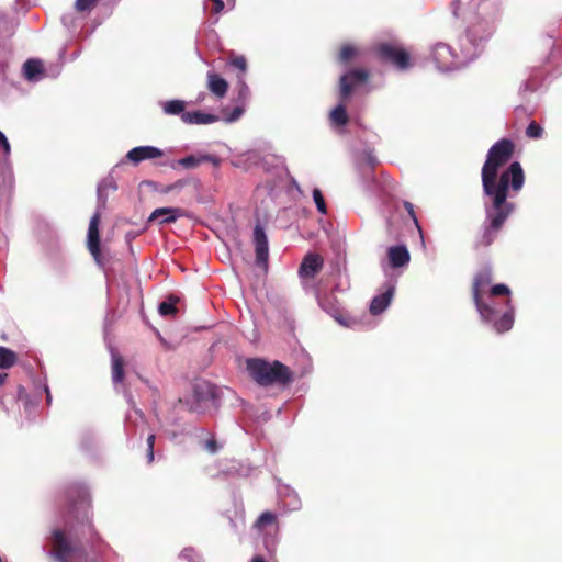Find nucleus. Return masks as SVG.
I'll list each match as a JSON object with an SVG mask.
<instances>
[{
	"label": "nucleus",
	"mask_w": 562,
	"mask_h": 562,
	"mask_svg": "<svg viewBox=\"0 0 562 562\" xmlns=\"http://www.w3.org/2000/svg\"><path fill=\"white\" fill-rule=\"evenodd\" d=\"M323 266V259L317 254H308L304 257L300 269L299 274L302 279L305 278H314L315 274L321 270Z\"/></svg>",
	"instance_id": "obj_22"
},
{
	"label": "nucleus",
	"mask_w": 562,
	"mask_h": 562,
	"mask_svg": "<svg viewBox=\"0 0 562 562\" xmlns=\"http://www.w3.org/2000/svg\"><path fill=\"white\" fill-rule=\"evenodd\" d=\"M279 504L285 512L299 510L302 506L297 493L290 486H282L278 491Z\"/></svg>",
	"instance_id": "obj_19"
},
{
	"label": "nucleus",
	"mask_w": 562,
	"mask_h": 562,
	"mask_svg": "<svg viewBox=\"0 0 562 562\" xmlns=\"http://www.w3.org/2000/svg\"><path fill=\"white\" fill-rule=\"evenodd\" d=\"M379 55L381 58L392 63L401 70H406L411 67L409 54L398 46L392 44H382L379 47Z\"/></svg>",
	"instance_id": "obj_11"
},
{
	"label": "nucleus",
	"mask_w": 562,
	"mask_h": 562,
	"mask_svg": "<svg viewBox=\"0 0 562 562\" xmlns=\"http://www.w3.org/2000/svg\"><path fill=\"white\" fill-rule=\"evenodd\" d=\"M411 255L405 245L391 246L387 249V263L391 268L397 269L408 265Z\"/></svg>",
	"instance_id": "obj_18"
},
{
	"label": "nucleus",
	"mask_w": 562,
	"mask_h": 562,
	"mask_svg": "<svg viewBox=\"0 0 562 562\" xmlns=\"http://www.w3.org/2000/svg\"><path fill=\"white\" fill-rule=\"evenodd\" d=\"M220 119L217 115L211 113H204L201 111H193L182 113L181 121L186 124L194 125H207L217 122Z\"/></svg>",
	"instance_id": "obj_24"
},
{
	"label": "nucleus",
	"mask_w": 562,
	"mask_h": 562,
	"mask_svg": "<svg viewBox=\"0 0 562 562\" xmlns=\"http://www.w3.org/2000/svg\"><path fill=\"white\" fill-rule=\"evenodd\" d=\"M184 215L186 211L179 207H159L153 211L148 217V222H157L159 225H165L175 223Z\"/></svg>",
	"instance_id": "obj_17"
},
{
	"label": "nucleus",
	"mask_w": 562,
	"mask_h": 562,
	"mask_svg": "<svg viewBox=\"0 0 562 562\" xmlns=\"http://www.w3.org/2000/svg\"><path fill=\"white\" fill-rule=\"evenodd\" d=\"M23 393H24V390H22V389H21V390L19 391V396H20V398H22Z\"/></svg>",
	"instance_id": "obj_54"
},
{
	"label": "nucleus",
	"mask_w": 562,
	"mask_h": 562,
	"mask_svg": "<svg viewBox=\"0 0 562 562\" xmlns=\"http://www.w3.org/2000/svg\"><path fill=\"white\" fill-rule=\"evenodd\" d=\"M498 296H494L491 302L492 307L496 314V322L491 319H486L481 316V319L490 325L496 333L502 334L508 331L514 324V307L510 304V295L504 296L503 299H497Z\"/></svg>",
	"instance_id": "obj_9"
},
{
	"label": "nucleus",
	"mask_w": 562,
	"mask_h": 562,
	"mask_svg": "<svg viewBox=\"0 0 562 562\" xmlns=\"http://www.w3.org/2000/svg\"><path fill=\"white\" fill-rule=\"evenodd\" d=\"M123 360L120 355L112 351V381L115 387L123 382Z\"/></svg>",
	"instance_id": "obj_28"
},
{
	"label": "nucleus",
	"mask_w": 562,
	"mask_h": 562,
	"mask_svg": "<svg viewBox=\"0 0 562 562\" xmlns=\"http://www.w3.org/2000/svg\"><path fill=\"white\" fill-rule=\"evenodd\" d=\"M98 0H76V9L80 12L90 10Z\"/></svg>",
	"instance_id": "obj_39"
},
{
	"label": "nucleus",
	"mask_w": 562,
	"mask_h": 562,
	"mask_svg": "<svg viewBox=\"0 0 562 562\" xmlns=\"http://www.w3.org/2000/svg\"><path fill=\"white\" fill-rule=\"evenodd\" d=\"M8 374L4 372H0V386L4 383Z\"/></svg>",
	"instance_id": "obj_51"
},
{
	"label": "nucleus",
	"mask_w": 562,
	"mask_h": 562,
	"mask_svg": "<svg viewBox=\"0 0 562 562\" xmlns=\"http://www.w3.org/2000/svg\"><path fill=\"white\" fill-rule=\"evenodd\" d=\"M395 293V282L389 281L382 293L375 295L370 303L369 311L372 315L383 313L391 304Z\"/></svg>",
	"instance_id": "obj_14"
},
{
	"label": "nucleus",
	"mask_w": 562,
	"mask_h": 562,
	"mask_svg": "<svg viewBox=\"0 0 562 562\" xmlns=\"http://www.w3.org/2000/svg\"><path fill=\"white\" fill-rule=\"evenodd\" d=\"M492 281V271L490 268H484L474 278L473 282V300L480 316L496 322L495 311L491 305L494 296H508L510 295V289L503 284L493 285L486 293L485 288Z\"/></svg>",
	"instance_id": "obj_3"
},
{
	"label": "nucleus",
	"mask_w": 562,
	"mask_h": 562,
	"mask_svg": "<svg viewBox=\"0 0 562 562\" xmlns=\"http://www.w3.org/2000/svg\"><path fill=\"white\" fill-rule=\"evenodd\" d=\"M234 2H235V0H227V3L228 4L232 3V7H234Z\"/></svg>",
	"instance_id": "obj_55"
},
{
	"label": "nucleus",
	"mask_w": 562,
	"mask_h": 562,
	"mask_svg": "<svg viewBox=\"0 0 562 562\" xmlns=\"http://www.w3.org/2000/svg\"><path fill=\"white\" fill-rule=\"evenodd\" d=\"M277 515L271 512L262 513L256 522L254 524V529H256L259 533H268L267 528H270L273 533H277L278 527L276 525Z\"/></svg>",
	"instance_id": "obj_25"
},
{
	"label": "nucleus",
	"mask_w": 562,
	"mask_h": 562,
	"mask_svg": "<svg viewBox=\"0 0 562 562\" xmlns=\"http://www.w3.org/2000/svg\"><path fill=\"white\" fill-rule=\"evenodd\" d=\"M24 78L30 82H38L48 75L38 59H29L22 67Z\"/></svg>",
	"instance_id": "obj_23"
},
{
	"label": "nucleus",
	"mask_w": 562,
	"mask_h": 562,
	"mask_svg": "<svg viewBox=\"0 0 562 562\" xmlns=\"http://www.w3.org/2000/svg\"><path fill=\"white\" fill-rule=\"evenodd\" d=\"M232 66L240 70L241 72H245L247 69V61L244 56H236L231 61Z\"/></svg>",
	"instance_id": "obj_40"
},
{
	"label": "nucleus",
	"mask_w": 562,
	"mask_h": 562,
	"mask_svg": "<svg viewBox=\"0 0 562 562\" xmlns=\"http://www.w3.org/2000/svg\"><path fill=\"white\" fill-rule=\"evenodd\" d=\"M254 241L256 247V261L258 266L267 267L269 257L268 238L265 229L260 225H256L254 229Z\"/></svg>",
	"instance_id": "obj_15"
},
{
	"label": "nucleus",
	"mask_w": 562,
	"mask_h": 562,
	"mask_svg": "<svg viewBox=\"0 0 562 562\" xmlns=\"http://www.w3.org/2000/svg\"><path fill=\"white\" fill-rule=\"evenodd\" d=\"M205 93H200L198 97V102H202L204 100Z\"/></svg>",
	"instance_id": "obj_52"
},
{
	"label": "nucleus",
	"mask_w": 562,
	"mask_h": 562,
	"mask_svg": "<svg viewBox=\"0 0 562 562\" xmlns=\"http://www.w3.org/2000/svg\"><path fill=\"white\" fill-rule=\"evenodd\" d=\"M58 74H59V68H57L54 74H52V77H56Z\"/></svg>",
	"instance_id": "obj_53"
},
{
	"label": "nucleus",
	"mask_w": 562,
	"mask_h": 562,
	"mask_svg": "<svg viewBox=\"0 0 562 562\" xmlns=\"http://www.w3.org/2000/svg\"><path fill=\"white\" fill-rule=\"evenodd\" d=\"M164 155V151L155 146H137L132 148L126 154V159L137 165L144 160L156 159Z\"/></svg>",
	"instance_id": "obj_16"
},
{
	"label": "nucleus",
	"mask_w": 562,
	"mask_h": 562,
	"mask_svg": "<svg viewBox=\"0 0 562 562\" xmlns=\"http://www.w3.org/2000/svg\"><path fill=\"white\" fill-rule=\"evenodd\" d=\"M50 555L58 562H67L68 560L79 559L82 552V546L70 539L65 532L58 528L52 530L50 536Z\"/></svg>",
	"instance_id": "obj_8"
},
{
	"label": "nucleus",
	"mask_w": 562,
	"mask_h": 562,
	"mask_svg": "<svg viewBox=\"0 0 562 562\" xmlns=\"http://www.w3.org/2000/svg\"><path fill=\"white\" fill-rule=\"evenodd\" d=\"M247 370L260 385H284L292 380L290 369L279 361L268 362L261 359H249L247 360Z\"/></svg>",
	"instance_id": "obj_4"
},
{
	"label": "nucleus",
	"mask_w": 562,
	"mask_h": 562,
	"mask_svg": "<svg viewBox=\"0 0 562 562\" xmlns=\"http://www.w3.org/2000/svg\"><path fill=\"white\" fill-rule=\"evenodd\" d=\"M313 200L316 204L317 211L322 214H326L327 207H326L325 199L323 196L322 191L317 188H315L313 190Z\"/></svg>",
	"instance_id": "obj_34"
},
{
	"label": "nucleus",
	"mask_w": 562,
	"mask_h": 562,
	"mask_svg": "<svg viewBox=\"0 0 562 562\" xmlns=\"http://www.w3.org/2000/svg\"><path fill=\"white\" fill-rule=\"evenodd\" d=\"M117 189L116 183L112 177L105 178L98 186V211L90 218L88 228V248L94 260L100 263V236H99V222H100V210L105 207L108 191H115Z\"/></svg>",
	"instance_id": "obj_5"
},
{
	"label": "nucleus",
	"mask_w": 562,
	"mask_h": 562,
	"mask_svg": "<svg viewBox=\"0 0 562 562\" xmlns=\"http://www.w3.org/2000/svg\"><path fill=\"white\" fill-rule=\"evenodd\" d=\"M250 562H266V560L261 555H255L251 558Z\"/></svg>",
	"instance_id": "obj_49"
},
{
	"label": "nucleus",
	"mask_w": 562,
	"mask_h": 562,
	"mask_svg": "<svg viewBox=\"0 0 562 562\" xmlns=\"http://www.w3.org/2000/svg\"><path fill=\"white\" fill-rule=\"evenodd\" d=\"M158 311L160 313V315L162 316H169V315H172L176 313L177 308L175 306V302H172L171 300L169 301H164L159 304L158 306Z\"/></svg>",
	"instance_id": "obj_36"
},
{
	"label": "nucleus",
	"mask_w": 562,
	"mask_h": 562,
	"mask_svg": "<svg viewBox=\"0 0 562 562\" xmlns=\"http://www.w3.org/2000/svg\"><path fill=\"white\" fill-rule=\"evenodd\" d=\"M204 9L210 10L211 12H213L215 14H218L224 9V2H223V0H205Z\"/></svg>",
	"instance_id": "obj_35"
},
{
	"label": "nucleus",
	"mask_w": 562,
	"mask_h": 562,
	"mask_svg": "<svg viewBox=\"0 0 562 562\" xmlns=\"http://www.w3.org/2000/svg\"><path fill=\"white\" fill-rule=\"evenodd\" d=\"M333 125L344 126L348 122L346 108L342 104L337 105L331 110L329 115Z\"/></svg>",
	"instance_id": "obj_30"
},
{
	"label": "nucleus",
	"mask_w": 562,
	"mask_h": 562,
	"mask_svg": "<svg viewBox=\"0 0 562 562\" xmlns=\"http://www.w3.org/2000/svg\"><path fill=\"white\" fill-rule=\"evenodd\" d=\"M317 302L319 307L325 311L327 314L333 316L335 321H337L340 325L348 327L349 323L348 321L342 316V314L339 312V308L336 303V299L331 295H321L317 294Z\"/></svg>",
	"instance_id": "obj_20"
},
{
	"label": "nucleus",
	"mask_w": 562,
	"mask_h": 562,
	"mask_svg": "<svg viewBox=\"0 0 562 562\" xmlns=\"http://www.w3.org/2000/svg\"><path fill=\"white\" fill-rule=\"evenodd\" d=\"M404 207L412 217V220L414 221V223L416 224L417 228L420 231V226L418 225L417 216L414 211V205L411 202L405 201Z\"/></svg>",
	"instance_id": "obj_43"
},
{
	"label": "nucleus",
	"mask_w": 562,
	"mask_h": 562,
	"mask_svg": "<svg viewBox=\"0 0 562 562\" xmlns=\"http://www.w3.org/2000/svg\"><path fill=\"white\" fill-rule=\"evenodd\" d=\"M239 97L246 98L249 95V88L243 77H238Z\"/></svg>",
	"instance_id": "obj_41"
},
{
	"label": "nucleus",
	"mask_w": 562,
	"mask_h": 562,
	"mask_svg": "<svg viewBox=\"0 0 562 562\" xmlns=\"http://www.w3.org/2000/svg\"><path fill=\"white\" fill-rule=\"evenodd\" d=\"M69 498L71 501L69 510L75 514L77 510L82 512V520L89 525L88 508L90 506V496L88 490L83 485H74L70 487Z\"/></svg>",
	"instance_id": "obj_12"
},
{
	"label": "nucleus",
	"mask_w": 562,
	"mask_h": 562,
	"mask_svg": "<svg viewBox=\"0 0 562 562\" xmlns=\"http://www.w3.org/2000/svg\"><path fill=\"white\" fill-rule=\"evenodd\" d=\"M359 54V50L353 45L347 44L341 47L339 54V60L344 64L350 61L353 57Z\"/></svg>",
	"instance_id": "obj_32"
},
{
	"label": "nucleus",
	"mask_w": 562,
	"mask_h": 562,
	"mask_svg": "<svg viewBox=\"0 0 562 562\" xmlns=\"http://www.w3.org/2000/svg\"><path fill=\"white\" fill-rule=\"evenodd\" d=\"M42 389H43V392H45V394H46V402H47V404L50 405V403H52V395H50V391H49L48 385L44 384Z\"/></svg>",
	"instance_id": "obj_45"
},
{
	"label": "nucleus",
	"mask_w": 562,
	"mask_h": 562,
	"mask_svg": "<svg viewBox=\"0 0 562 562\" xmlns=\"http://www.w3.org/2000/svg\"><path fill=\"white\" fill-rule=\"evenodd\" d=\"M180 403L194 414L203 415L216 405L215 387L207 382H196L193 385L192 393L186 398H180Z\"/></svg>",
	"instance_id": "obj_6"
},
{
	"label": "nucleus",
	"mask_w": 562,
	"mask_h": 562,
	"mask_svg": "<svg viewBox=\"0 0 562 562\" xmlns=\"http://www.w3.org/2000/svg\"><path fill=\"white\" fill-rule=\"evenodd\" d=\"M479 5V0L452 2V13L463 22L464 32L458 38L459 52L445 43L432 46L431 59L439 71L449 72L465 67L480 55L484 44L491 37L493 26L481 15Z\"/></svg>",
	"instance_id": "obj_1"
},
{
	"label": "nucleus",
	"mask_w": 562,
	"mask_h": 562,
	"mask_svg": "<svg viewBox=\"0 0 562 562\" xmlns=\"http://www.w3.org/2000/svg\"><path fill=\"white\" fill-rule=\"evenodd\" d=\"M198 558H200V555H199L198 551L193 548H184L179 554V559L189 561V562H191Z\"/></svg>",
	"instance_id": "obj_37"
},
{
	"label": "nucleus",
	"mask_w": 562,
	"mask_h": 562,
	"mask_svg": "<svg viewBox=\"0 0 562 562\" xmlns=\"http://www.w3.org/2000/svg\"><path fill=\"white\" fill-rule=\"evenodd\" d=\"M526 135L529 138L539 139L543 135V128L537 122L531 121L526 128Z\"/></svg>",
	"instance_id": "obj_33"
},
{
	"label": "nucleus",
	"mask_w": 562,
	"mask_h": 562,
	"mask_svg": "<svg viewBox=\"0 0 562 562\" xmlns=\"http://www.w3.org/2000/svg\"><path fill=\"white\" fill-rule=\"evenodd\" d=\"M0 147L2 157L0 158V182L5 188H12L14 183V175L10 161L11 146L7 136L0 131Z\"/></svg>",
	"instance_id": "obj_10"
},
{
	"label": "nucleus",
	"mask_w": 562,
	"mask_h": 562,
	"mask_svg": "<svg viewBox=\"0 0 562 562\" xmlns=\"http://www.w3.org/2000/svg\"><path fill=\"white\" fill-rule=\"evenodd\" d=\"M184 186H186V182L182 180H179L176 183L166 187V189H164V192L169 193L173 190H181Z\"/></svg>",
	"instance_id": "obj_44"
},
{
	"label": "nucleus",
	"mask_w": 562,
	"mask_h": 562,
	"mask_svg": "<svg viewBox=\"0 0 562 562\" xmlns=\"http://www.w3.org/2000/svg\"><path fill=\"white\" fill-rule=\"evenodd\" d=\"M369 77L366 69H352L347 71L340 77V97L341 99H348L352 90L363 85Z\"/></svg>",
	"instance_id": "obj_13"
},
{
	"label": "nucleus",
	"mask_w": 562,
	"mask_h": 562,
	"mask_svg": "<svg viewBox=\"0 0 562 562\" xmlns=\"http://www.w3.org/2000/svg\"><path fill=\"white\" fill-rule=\"evenodd\" d=\"M265 543H266L267 549L271 550V547H273V544H274V540L271 539V541H269L268 539H265Z\"/></svg>",
	"instance_id": "obj_50"
},
{
	"label": "nucleus",
	"mask_w": 562,
	"mask_h": 562,
	"mask_svg": "<svg viewBox=\"0 0 562 562\" xmlns=\"http://www.w3.org/2000/svg\"><path fill=\"white\" fill-rule=\"evenodd\" d=\"M203 447H204V449H205L207 452H210L211 454H215V453H217V452L220 451V449H221V445H218V443L216 442V440L214 439V437H212V438H210V439L205 440V441H204V443H203Z\"/></svg>",
	"instance_id": "obj_38"
},
{
	"label": "nucleus",
	"mask_w": 562,
	"mask_h": 562,
	"mask_svg": "<svg viewBox=\"0 0 562 562\" xmlns=\"http://www.w3.org/2000/svg\"><path fill=\"white\" fill-rule=\"evenodd\" d=\"M203 162H211L213 166L218 167L221 159L217 156L210 154L190 155L176 161V165L186 169H194Z\"/></svg>",
	"instance_id": "obj_21"
},
{
	"label": "nucleus",
	"mask_w": 562,
	"mask_h": 562,
	"mask_svg": "<svg viewBox=\"0 0 562 562\" xmlns=\"http://www.w3.org/2000/svg\"><path fill=\"white\" fill-rule=\"evenodd\" d=\"M499 170H494L488 176V186L482 180L483 203L485 210L484 232L482 244L488 246L496 233L514 212V203L507 200L509 186L514 191H519L525 181L524 170L519 162L514 161L498 176Z\"/></svg>",
	"instance_id": "obj_2"
},
{
	"label": "nucleus",
	"mask_w": 562,
	"mask_h": 562,
	"mask_svg": "<svg viewBox=\"0 0 562 562\" xmlns=\"http://www.w3.org/2000/svg\"><path fill=\"white\" fill-rule=\"evenodd\" d=\"M16 362V355L11 349L0 346V368L9 369Z\"/></svg>",
	"instance_id": "obj_31"
},
{
	"label": "nucleus",
	"mask_w": 562,
	"mask_h": 562,
	"mask_svg": "<svg viewBox=\"0 0 562 562\" xmlns=\"http://www.w3.org/2000/svg\"><path fill=\"white\" fill-rule=\"evenodd\" d=\"M207 88L215 97L221 99L227 93L228 83L217 74L207 72Z\"/></svg>",
	"instance_id": "obj_26"
},
{
	"label": "nucleus",
	"mask_w": 562,
	"mask_h": 562,
	"mask_svg": "<svg viewBox=\"0 0 562 562\" xmlns=\"http://www.w3.org/2000/svg\"><path fill=\"white\" fill-rule=\"evenodd\" d=\"M154 445H155V435L151 434L147 437V448L154 449Z\"/></svg>",
	"instance_id": "obj_47"
},
{
	"label": "nucleus",
	"mask_w": 562,
	"mask_h": 562,
	"mask_svg": "<svg viewBox=\"0 0 562 562\" xmlns=\"http://www.w3.org/2000/svg\"><path fill=\"white\" fill-rule=\"evenodd\" d=\"M513 150V142L506 138L496 142L490 148L481 173L486 187L488 186V176H492L494 170H499L510 159Z\"/></svg>",
	"instance_id": "obj_7"
},
{
	"label": "nucleus",
	"mask_w": 562,
	"mask_h": 562,
	"mask_svg": "<svg viewBox=\"0 0 562 562\" xmlns=\"http://www.w3.org/2000/svg\"><path fill=\"white\" fill-rule=\"evenodd\" d=\"M243 114V109L239 108V106H236L232 113L225 119V122L227 123H233L237 120H239V117L241 116Z\"/></svg>",
	"instance_id": "obj_42"
},
{
	"label": "nucleus",
	"mask_w": 562,
	"mask_h": 562,
	"mask_svg": "<svg viewBox=\"0 0 562 562\" xmlns=\"http://www.w3.org/2000/svg\"><path fill=\"white\" fill-rule=\"evenodd\" d=\"M146 457H147V460H148L149 463L153 462V460H154V449L147 448Z\"/></svg>",
	"instance_id": "obj_48"
},
{
	"label": "nucleus",
	"mask_w": 562,
	"mask_h": 562,
	"mask_svg": "<svg viewBox=\"0 0 562 562\" xmlns=\"http://www.w3.org/2000/svg\"><path fill=\"white\" fill-rule=\"evenodd\" d=\"M160 106L162 109V112L167 115H180L182 116V113H187L184 111L186 109V102L182 100H168L160 102Z\"/></svg>",
	"instance_id": "obj_27"
},
{
	"label": "nucleus",
	"mask_w": 562,
	"mask_h": 562,
	"mask_svg": "<svg viewBox=\"0 0 562 562\" xmlns=\"http://www.w3.org/2000/svg\"><path fill=\"white\" fill-rule=\"evenodd\" d=\"M367 161L370 166H374L376 164V158L371 153H367Z\"/></svg>",
	"instance_id": "obj_46"
},
{
	"label": "nucleus",
	"mask_w": 562,
	"mask_h": 562,
	"mask_svg": "<svg viewBox=\"0 0 562 562\" xmlns=\"http://www.w3.org/2000/svg\"><path fill=\"white\" fill-rule=\"evenodd\" d=\"M124 397L126 402L130 404L131 409L127 412L126 420L128 424H136L137 419L143 420V413L135 406V403L132 398V395L128 391H124Z\"/></svg>",
	"instance_id": "obj_29"
}]
</instances>
